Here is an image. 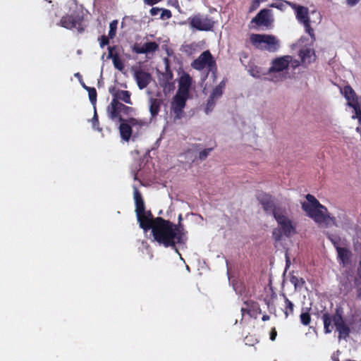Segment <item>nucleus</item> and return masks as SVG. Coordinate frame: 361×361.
Wrapping results in <instances>:
<instances>
[{
  "instance_id": "22",
  "label": "nucleus",
  "mask_w": 361,
  "mask_h": 361,
  "mask_svg": "<svg viewBox=\"0 0 361 361\" xmlns=\"http://www.w3.org/2000/svg\"><path fill=\"white\" fill-rule=\"evenodd\" d=\"M163 104L161 99L150 98L149 99V112L151 117L154 118L159 114L161 106Z\"/></svg>"
},
{
  "instance_id": "37",
  "label": "nucleus",
  "mask_w": 361,
  "mask_h": 361,
  "mask_svg": "<svg viewBox=\"0 0 361 361\" xmlns=\"http://www.w3.org/2000/svg\"><path fill=\"white\" fill-rule=\"evenodd\" d=\"M92 127L94 129H95L98 131H102V128L99 127V118H98V116L97 114L96 110L94 111V114L92 119Z\"/></svg>"
},
{
  "instance_id": "11",
  "label": "nucleus",
  "mask_w": 361,
  "mask_h": 361,
  "mask_svg": "<svg viewBox=\"0 0 361 361\" xmlns=\"http://www.w3.org/2000/svg\"><path fill=\"white\" fill-rule=\"evenodd\" d=\"M343 94L348 101V105L355 110V114L353 116V118H357L358 123L361 122V109L358 104L353 101L352 94H355L354 90L350 85H345L343 87Z\"/></svg>"
},
{
  "instance_id": "4",
  "label": "nucleus",
  "mask_w": 361,
  "mask_h": 361,
  "mask_svg": "<svg viewBox=\"0 0 361 361\" xmlns=\"http://www.w3.org/2000/svg\"><path fill=\"white\" fill-rule=\"evenodd\" d=\"M250 42L256 48L269 51H276L279 47V41L274 35L265 34H252Z\"/></svg>"
},
{
  "instance_id": "32",
  "label": "nucleus",
  "mask_w": 361,
  "mask_h": 361,
  "mask_svg": "<svg viewBox=\"0 0 361 361\" xmlns=\"http://www.w3.org/2000/svg\"><path fill=\"white\" fill-rule=\"evenodd\" d=\"M327 238L331 242V243L334 245V246L336 250H337L338 247H341L340 246L341 239L338 235H334L331 234H329Z\"/></svg>"
},
{
  "instance_id": "14",
  "label": "nucleus",
  "mask_w": 361,
  "mask_h": 361,
  "mask_svg": "<svg viewBox=\"0 0 361 361\" xmlns=\"http://www.w3.org/2000/svg\"><path fill=\"white\" fill-rule=\"evenodd\" d=\"M133 76L140 90L147 87L152 80L151 74L140 68L134 70Z\"/></svg>"
},
{
  "instance_id": "8",
  "label": "nucleus",
  "mask_w": 361,
  "mask_h": 361,
  "mask_svg": "<svg viewBox=\"0 0 361 361\" xmlns=\"http://www.w3.org/2000/svg\"><path fill=\"white\" fill-rule=\"evenodd\" d=\"M291 6L295 10L296 18L304 25L306 32L308 33L311 38H314V30L310 25L308 8L302 6H297L295 4H291Z\"/></svg>"
},
{
  "instance_id": "42",
  "label": "nucleus",
  "mask_w": 361,
  "mask_h": 361,
  "mask_svg": "<svg viewBox=\"0 0 361 361\" xmlns=\"http://www.w3.org/2000/svg\"><path fill=\"white\" fill-rule=\"evenodd\" d=\"M272 236H273V238L276 241L281 240V239L282 238V233H281V230L280 229H274L272 232Z\"/></svg>"
},
{
  "instance_id": "36",
  "label": "nucleus",
  "mask_w": 361,
  "mask_h": 361,
  "mask_svg": "<svg viewBox=\"0 0 361 361\" xmlns=\"http://www.w3.org/2000/svg\"><path fill=\"white\" fill-rule=\"evenodd\" d=\"M223 94V90L220 89L217 86L213 90L211 95L210 99H214L218 97H220Z\"/></svg>"
},
{
  "instance_id": "55",
  "label": "nucleus",
  "mask_w": 361,
  "mask_h": 361,
  "mask_svg": "<svg viewBox=\"0 0 361 361\" xmlns=\"http://www.w3.org/2000/svg\"><path fill=\"white\" fill-rule=\"evenodd\" d=\"M79 75H80V73H77L75 74V75H77V77H79Z\"/></svg>"
},
{
  "instance_id": "2",
  "label": "nucleus",
  "mask_w": 361,
  "mask_h": 361,
  "mask_svg": "<svg viewBox=\"0 0 361 361\" xmlns=\"http://www.w3.org/2000/svg\"><path fill=\"white\" fill-rule=\"evenodd\" d=\"M306 199L307 202L302 203V209L307 213L309 217L319 224H325L329 225L331 223L334 226H337L336 218L330 216L327 208L322 205L314 196L307 194Z\"/></svg>"
},
{
  "instance_id": "31",
  "label": "nucleus",
  "mask_w": 361,
  "mask_h": 361,
  "mask_svg": "<svg viewBox=\"0 0 361 361\" xmlns=\"http://www.w3.org/2000/svg\"><path fill=\"white\" fill-rule=\"evenodd\" d=\"M118 20H114L110 23L109 25V37L112 39L116 36V29H117Z\"/></svg>"
},
{
  "instance_id": "15",
  "label": "nucleus",
  "mask_w": 361,
  "mask_h": 361,
  "mask_svg": "<svg viewBox=\"0 0 361 361\" xmlns=\"http://www.w3.org/2000/svg\"><path fill=\"white\" fill-rule=\"evenodd\" d=\"M159 49V44L156 42H145L143 45L135 43L133 47L132 51L136 54H148L153 53L157 51Z\"/></svg>"
},
{
  "instance_id": "35",
  "label": "nucleus",
  "mask_w": 361,
  "mask_h": 361,
  "mask_svg": "<svg viewBox=\"0 0 361 361\" xmlns=\"http://www.w3.org/2000/svg\"><path fill=\"white\" fill-rule=\"evenodd\" d=\"M161 13L160 16V18L161 20L170 19L172 17V13L170 10L166 9V8H161Z\"/></svg>"
},
{
  "instance_id": "5",
  "label": "nucleus",
  "mask_w": 361,
  "mask_h": 361,
  "mask_svg": "<svg viewBox=\"0 0 361 361\" xmlns=\"http://www.w3.org/2000/svg\"><path fill=\"white\" fill-rule=\"evenodd\" d=\"M191 66L197 71H202L204 68H208V72L207 75L209 74V72H212L214 79L216 78V74L217 73V66L216 61L214 60L213 56L209 50H206L203 51L196 59H195L192 63ZM207 75H206L207 77Z\"/></svg>"
},
{
  "instance_id": "19",
  "label": "nucleus",
  "mask_w": 361,
  "mask_h": 361,
  "mask_svg": "<svg viewBox=\"0 0 361 361\" xmlns=\"http://www.w3.org/2000/svg\"><path fill=\"white\" fill-rule=\"evenodd\" d=\"M133 197L135 204V213L136 215L145 213V205L140 192L136 187H134Z\"/></svg>"
},
{
  "instance_id": "54",
  "label": "nucleus",
  "mask_w": 361,
  "mask_h": 361,
  "mask_svg": "<svg viewBox=\"0 0 361 361\" xmlns=\"http://www.w3.org/2000/svg\"><path fill=\"white\" fill-rule=\"evenodd\" d=\"M334 361H339V359L338 358H335V359H334Z\"/></svg>"
},
{
  "instance_id": "40",
  "label": "nucleus",
  "mask_w": 361,
  "mask_h": 361,
  "mask_svg": "<svg viewBox=\"0 0 361 361\" xmlns=\"http://www.w3.org/2000/svg\"><path fill=\"white\" fill-rule=\"evenodd\" d=\"M116 46H110L108 47L109 54L108 58L113 59L115 56H118V54L116 52Z\"/></svg>"
},
{
  "instance_id": "30",
  "label": "nucleus",
  "mask_w": 361,
  "mask_h": 361,
  "mask_svg": "<svg viewBox=\"0 0 361 361\" xmlns=\"http://www.w3.org/2000/svg\"><path fill=\"white\" fill-rule=\"evenodd\" d=\"M290 281L294 285L295 288L298 287H302L305 283V281L302 278H298L294 275L290 276Z\"/></svg>"
},
{
  "instance_id": "13",
  "label": "nucleus",
  "mask_w": 361,
  "mask_h": 361,
  "mask_svg": "<svg viewBox=\"0 0 361 361\" xmlns=\"http://www.w3.org/2000/svg\"><path fill=\"white\" fill-rule=\"evenodd\" d=\"M274 219L281 226L285 235L290 237L293 233H295V226H293L291 220L286 216L281 214H276Z\"/></svg>"
},
{
  "instance_id": "46",
  "label": "nucleus",
  "mask_w": 361,
  "mask_h": 361,
  "mask_svg": "<svg viewBox=\"0 0 361 361\" xmlns=\"http://www.w3.org/2000/svg\"><path fill=\"white\" fill-rule=\"evenodd\" d=\"M161 11V8L153 7L150 9L149 13L152 16H157Z\"/></svg>"
},
{
  "instance_id": "51",
  "label": "nucleus",
  "mask_w": 361,
  "mask_h": 361,
  "mask_svg": "<svg viewBox=\"0 0 361 361\" xmlns=\"http://www.w3.org/2000/svg\"><path fill=\"white\" fill-rule=\"evenodd\" d=\"M359 0H348V3L350 5H355L357 4Z\"/></svg>"
},
{
  "instance_id": "53",
  "label": "nucleus",
  "mask_w": 361,
  "mask_h": 361,
  "mask_svg": "<svg viewBox=\"0 0 361 361\" xmlns=\"http://www.w3.org/2000/svg\"><path fill=\"white\" fill-rule=\"evenodd\" d=\"M181 220H182V215H181V214H179V216H178V224H179V223H180V224H181V223H180Z\"/></svg>"
},
{
  "instance_id": "38",
  "label": "nucleus",
  "mask_w": 361,
  "mask_h": 361,
  "mask_svg": "<svg viewBox=\"0 0 361 361\" xmlns=\"http://www.w3.org/2000/svg\"><path fill=\"white\" fill-rule=\"evenodd\" d=\"M172 110L175 114V117L176 118H180L183 114V109L180 107H177L172 106Z\"/></svg>"
},
{
  "instance_id": "6",
  "label": "nucleus",
  "mask_w": 361,
  "mask_h": 361,
  "mask_svg": "<svg viewBox=\"0 0 361 361\" xmlns=\"http://www.w3.org/2000/svg\"><path fill=\"white\" fill-rule=\"evenodd\" d=\"M84 20L82 13L74 11L69 15L63 16L59 23V25L66 29H77L79 33L84 32V28L82 26V23Z\"/></svg>"
},
{
  "instance_id": "10",
  "label": "nucleus",
  "mask_w": 361,
  "mask_h": 361,
  "mask_svg": "<svg viewBox=\"0 0 361 361\" xmlns=\"http://www.w3.org/2000/svg\"><path fill=\"white\" fill-rule=\"evenodd\" d=\"M240 312L242 314L241 320H243L245 314H247L250 318L257 319L259 314H261L262 310L257 302L248 300L243 302Z\"/></svg>"
},
{
  "instance_id": "56",
  "label": "nucleus",
  "mask_w": 361,
  "mask_h": 361,
  "mask_svg": "<svg viewBox=\"0 0 361 361\" xmlns=\"http://www.w3.org/2000/svg\"><path fill=\"white\" fill-rule=\"evenodd\" d=\"M79 75H80V73H77L75 74V75H77V77H79Z\"/></svg>"
},
{
  "instance_id": "39",
  "label": "nucleus",
  "mask_w": 361,
  "mask_h": 361,
  "mask_svg": "<svg viewBox=\"0 0 361 361\" xmlns=\"http://www.w3.org/2000/svg\"><path fill=\"white\" fill-rule=\"evenodd\" d=\"M212 149V148H207L201 151L199 154L200 159L204 160Z\"/></svg>"
},
{
  "instance_id": "48",
  "label": "nucleus",
  "mask_w": 361,
  "mask_h": 361,
  "mask_svg": "<svg viewBox=\"0 0 361 361\" xmlns=\"http://www.w3.org/2000/svg\"><path fill=\"white\" fill-rule=\"evenodd\" d=\"M300 63L299 61L298 60H293L292 59V62L290 63V64L291 65V66L293 68H295L297 67H298L300 65Z\"/></svg>"
},
{
  "instance_id": "20",
  "label": "nucleus",
  "mask_w": 361,
  "mask_h": 361,
  "mask_svg": "<svg viewBox=\"0 0 361 361\" xmlns=\"http://www.w3.org/2000/svg\"><path fill=\"white\" fill-rule=\"evenodd\" d=\"M144 214L145 213L136 215L140 227L145 231H147L150 229L152 231L155 224L156 218L154 219H149Z\"/></svg>"
},
{
  "instance_id": "47",
  "label": "nucleus",
  "mask_w": 361,
  "mask_h": 361,
  "mask_svg": "<svg viewBox=\"0 0 361 361\" xmlns=\"http://www.w3.org/2000/svg\"><path fill=\"white\" fill-rule=\"evenodd\" d=\"M352 97L353 98V101L358 104L361 109V97H357L355 92V94H352Z\"/></svg>"
},
{
  "instance_id": "27",
  "label": "nucleus",
  "mask_w": 361,
  "mask_h": 361,
  "mask_svg": "<svg viewBox=\"0 0 361 361\" xmlns=\"http://www.w3.org/2000/svg\"><path fill=\"white\" fill-rule=\"evenodd\" d=\"M283 297L284 298L285 302L283 313L286 318H287L289 315H292L293 314L294 304L287 298L285 294H283Z\"/></svg>"
},
{
  "instance_id": "21",
  "label": "nucleus",
  "mask_w": 361,
  "mask_h": 361,
  "mask_svg": "<svg viewBox=\"0 0 361 361\" xmlns=\"http://www.w3.org/2000/svg\"><path fill=\"white\" fill-rule=\"evenodd\" d=\"M108 116L111 120L118 119L120 121H123L118 108L116 104V99H112L110 104L107 107Z\"/></svg>"
},
{
  "instance_id": "16",
  "label": "nucleus",
  "mask_w": 361,
  "mask_h": 361,
  "mask_svg": "<svg viewBox=\"0 0 361 361\" xmlns=\"http://www.w3.org/2000/svg\"><path fill=\"white\" fill-rule=\"evenodd\" d=\"M251 23H255L257 26L269 27L271 24V20L269 18V10H261L255 17H254Z\"/></svg>"
},
{
  "instance_id": "9",
  "label": "nucleus",
  "mask_w": 361,
  "mask_h": 361,
  "mask_svg": "<svg viewBox=\"0 0 361 361\" xmlns=\"http://www.w3.org/2000/svg\"><path fill=\"white\" fill-rule=\"evenodd\" d=\"M257 200L267 214H271L274 217L276 216V214H279L271 195L262 192L258 195Z\"/></svg>"
},
{
  "instance_id": "43",
  "label": "nucleus",
  "mask_w": 361,
  "mask_h": 361,
  "mask_svg": "<svg viewBox=\"0 0 361 361\" xmlns=\"http://www.w3.org/2000/svg\"><path fill=\"white\" fill-rule=\"evenodd\" d=\"M109 37L106 35H102L99 40L100 41V47L103 48L104 46L107 45L109 43Z\"/></svg>"
},
{
  "instance_id": "17",
  "label": "nucleus",
  "mask_w": 361,
  "mask_h": 361,
  "mask_svg": "<svg viewBox=\"0 0 361 361\" xmlns=\"http://www.w3.org/2000/svg\"><path fill=\"white\" fill-rule=\"evenodd\" d=\"M299 56L301 59L302 66L305 67H307L316 59V55L314 49L307 47L301 49L300 50Z\"/></svg>"
},
{
  "instance_id": "7",
  "label": "nucleus",
  "mask_w": 361,
  "mask_h": 361,
  "mask_svg": "<svg viewBox=\"0 0 361 361\" xmlns=\"http://www.w3.org/2000/svg\"><path fill=\"white\" fill-rule=\"evenodd\" d=\"M188 21L191 28L199 31H211L214 26V22L212 18L200 13L190 17Z\"/></svg>"
},
{
  "instance_id": "28",
  "label": "nucleus",
  "mask_w": 361,
  "mask_h": 361,
  "mask_svg": "<svg viewBox=\"0 0 361 361\" xmlns=\"http://www.w3.org/2000/svg\"><path fill=\"white\" fill-rule=\"evenodd\" d=\"M82 87L88 92V96L91 104L92 105H95L97 97L96 89L94 87L86 86L85 84L82 85Z\"/></svg>"
},
{
  "instance_id": "26",
  "label": "nucleus",
  "mask_w": 361,
  "mask_h": 361,
  "mask_svg": "<svg viewBox=\"0 0 361 361\" xmlns=\"http://www.w3.org/2000/svg\"><path fill=\"white\" fill-rule=\"evenodd\" d=\"M113 99H116L117 101L121 100L126 104H132L130 99V93L128 90H118Z\"/></svg>"
},
{
  "instance_id": "12",
  "label": "nucleus",
  "mask_w": 361,
  "mask_h": 361,
  "mask_svg": "<svg viewBox=\"0 0 361 361\" xmlns=\"http://www.w3.org/2000/svg\"><path fill=\"white\" fill-rule=\"evenodd\" d=\"M290 62H292V56L289 55L276 58L272 61L269 73L283 71L288 67Z\"/></svg>"
},
{
  "instance_id": "50",
  "label": "nucleus",
  "mask_w": 361,
  "mask_h": 361,
  "mask_svg": "<svg viewBox=\"0 0 361 361\" xmlns=\"http://www.w3.org/2000/svg\"><path fill=\"white\" fill-rule=\"evenodd\" d=\"M217 87L224 90V89L226 87L225 80H223L221 82H220V83L217 85Z\"/></svg>"
},
{
  "instance_id": "33",
  "label": "nucleus",
  "mask_w": 361,
  "mask_h": 361,
  "mask_svg": "<svg viewBox=\"0 0 361 361\" xmlns=\"http://www.w3.org/2000/svg\"><path fill=\"white\" fill-rule=\"evenodd\" d=\"M112 61H113L114 66L116 69H118L119 71H122L123 69V68H124L123 63L121 61V59H120L118 55L115 56L114 57V59H112Z\"/></svg>"
},
{
  "instance_id": "41",
  "label": "nucleus",
  "mask_w": 361,
  "mask_h": 361,
  "mask_svg": "<svg viewBox=\"0 0 361 361\" xmlns=\"http://www.w3.org/2000/svg\"><path fill=\"white\" fill-rule=\"evenodd\" d=\"M260 1L259 0H252L251 2V5L249 8V12H253L256 9H257L259 6Z\"/></svg>"
},
{
  "instance_id": "24",
  "label": "nucleus",
  "mask_w": 361,
  "mask_h": 361,
  "mask_svg": "<svg viewBox=\"0 0 361 361\" xmlns=\"http://www.w3.org/2000/svg\"><path fill=\"white\" fill-rule=\"evenodd\" d=\"M119 131L121 138L125 141H128L132 135L131 126L126 123H121L119 126Z\"/></svg>"
},
{
  "instance_id": "1",
  "label": "nucleus",
  "mask_w": 361,
  "mask_h": 361,
  "mask_svg": "<svg viewBox=\"0 0 361 361\" xmlns=\"http://www.w3.org/2000/svg\"><path fill=\"white\" fill-rule=\"evenodd\" d=\"M154 240L165 247H171L179 254L176 245L185 244L187 240L183 225L174 224L162 217H156L155 224L152 231Z\"/></svg>"
},
{
  "instance_id": "34",
  "label": "nucleus",
  "mask_w": 361,
  "mask_h": 361,
  "mask_svg": "<svg viewBox=\"0 0 361 361\" xmlns=\"http://www.w3.org/2000/svg\"><path fill=\"white\" fill-rule=\"evenodd\" d=\"M116 104L119 110V113H123L124 114H128L131 108L121 103L119 101L116 100Z\"/></svg>"
},
{
  "instance_id": "44",
  "label": "nucleus",
  "mask_w": 361,
  "mask_h": 361,
  "mask_svg": "<svg viewBox=\"0 0 361 361\" xmlns=\"http://www.w3.org/2000/svg\"><path fill=\"white\" fill-rule=\"evenodd\" d=\"M269 336H270V340L274 341L276 340V338L277 336V331H276V329L275 327H273L271 329V331H270V334H269Z\"/></svg>"
},
{
  "instance_id": "29",
  "label": "nucleus",
  "mask_w": 361,
  "mask_h": 361,
  "mask_svg": "<svg viewBox=\"0 0 361 361\" xmlns=\"http://www.w3.org/2000/svg\"><path fill=\"white\" fill-rule=\"evenodd\" d=\"M308 310L307 309L305 312L302 311L300 315V322L305 326L309 325L311 322V316Z\"/></svg>"
},
{
  "instance_id": "52",
  "label": "nucleus",
  "mask_w": 361,
  "mask_h": 361,
  "mask_svg": "<svg viewBox=\"0 0 361 361\" xmlns=\"http://www.w3.org/2000/svg\"><path fill=\"white\" fill-rule=\"evenodd\" d=\"M269 319H270V317L269 315H267V314H264L262 317V319L264 322L268 321V320H269Z\"/></svg>"
},
{
  "instance_id": "23",
  "label": "nucleus",
  "mask_w": 361,
  "mask_h": 361,
  "mask_svg": "<svg viewBox=\"0 0 361 361\" xmlns=\"http://www.w3.org/2000/svg\"><path fill=\"white\" fill-rule=\"evenodd\" d=\"M338 259L343 266L348 264L352 256L351 251L346 247H338L337 250Z\"/></svg>"
},
{
  "instance_id": "49",
  "label": "nucleus",
  "mask_w": 361,
  "mask_h": 361,
  "mask_svg": "<svg viewBox=\"0 0 361 361\" xmlns=\"http://www.w3.org/2000/svg\"><path fill=\"white\" fill-rule=\"evenodd\" d=\"M147 218L149 219H154L155 218H154L151 211H145V214H144Z\"/></svg>"
},
{
  "instance_id": "3",
  "label": "nucleus",
  "mask_w": 361,
  "mask_h": 361,
  "mask_svg": "<svg viewBox=\"0 0 361 361\" xmlns=\"http://www.w3.org/2000/svg\"><path fill=\"white\" fill-rule=\"evenodd\" d=\"M343 312L341 307H336L335 313L333 315H331L327 312L323 313L322 319L326 334L331 333L333 331L334 326H335L336 331L338 332L339 338L345 339L349 336L350 330L343 319Z\"/></svg>"
},
{
  "instance_id": "18",
  "label": "nucleus",
  "mask_w": 361,
  "mask_h": 361,
  "mask_svg": "<svg viewBox=\"0 0 361 361\" xmlns=\"http://www.w3.org/2000/svg\"><path fill=\"white\" fill-rule=\"evenodd\" d=\"M192 84V78L189 74H184L180 77L179 81V87L177 92L182 93V94H188L190 88Z\"/></svg>"
},
{
  "instance_id": "45",
  "label": "nucleus",
  "mask_w": 361,
  "mask_h": 361,
  "mask_svg": "<svg viewBox=\"0 0 361 361\" xmlns=\"http://www.w3.org/2000/svg\"><path fill=\"white\" fill-rule=\"evenodd\" d=\"M163 0H143L144 3L149 6H153V5L157 4L159 2H161Z\"/></svg>"
},
{
  "instance_id": "25",
  "label": "nucleus",
  "mask_w": 361,
  "mask_h": 361,
  "mask_svg": "<svg viewBox=\"0 0 361 361\" xmlns=\"http://www.w3.org/2000/svg\"><path fill=\"white\" fill-rule=\"evenodd\" d=\"M188 96V94H182V93L177 92L173 97L172 106L184 109L186 105V101Z\"/></svg>"
}]
</instances>
